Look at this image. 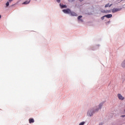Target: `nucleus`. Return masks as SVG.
I'll list each match as a JSON object with an SVG mask.
<instances>
[{"label":"nucleus","instance_id":"obj_1","mask_svg":"<svg viewBox=\"0 0 125 125\" xmlns=\"http://www.w3.org/2000/svg\"><path fill=\"white\" fill-rule=\"evenodd\" d=\"M117 96H118L119 99H120V100H124V99H125V97H124L123 96H122V95L121 94H118L117 95Z\"/></svg>","mask_w":125,"mask_h":125},{"label":"nucleus","instance_id":"obj_2","mask_svg":"<svg viewBox=\"0 0 125 125\" xmlns=\"http://www.w3.org/2000/svg\"><path fill=\"white\" fill-rule=\"evenodd\" d=\"M62 11L63 12H64V13H68V14L71 13V10H70V9H64L62 10Z\"/></svg>","mask_w":125,"mask_h":125},{"label":"nucleus","instance_id":"obj_3","mask_svg":"<svg viewBox=\"0 0 125 125\" xmlns=\"http://www.w3.org/2000/svg\"><path fill=\"white\" fill-rule=\"evenodd\" d=\"M121 10V9L119 8H113L112 9V13H115V12H118V11H120Z\"/></svg>","mask_w":125,"mask_h":125},{"label":"nucleus","instance_id":"obj_4","mask_svg":"<svg viewBox=\"0 0 125 125\" xmlns=\"http://www.w3.org/2000/svg\"><path fill=\"white\" fill-rule=\"evenodd\" d=\"M29 124H32L33 123H35V120L33 118H30L29 119Z\"/></svg>","mask_w":125,"mask_h":125},{"label":"nucleus","instance_id":"obj_5","mask_svg":"<svg viewBox=\"0 0 125 125\" xmlns=\"http://www.w3.org/2000/svg\"><path fill=\"white\" fill-rule=\"evenodd\" d=\"M104 17H106V18H111L112 17V14H108L104 16Z\"/></svg>","mask_w":125,"mask_h":125},{"label":"nucleus","instance_id":"obj_6","mask_svg":"<svg viewBox=\"0 0 125 125\" xmlns=\"http://www.w3.org/2000/svg\"><path fill=\"white\" fill-rule=\"evenodd\" d=\"M60 6L61 8H67V6H66V5H62L61 3H60Z\"/></svg>","mask_w":125,"mask_h":125},{"label":"nucleus","instance_id":"obj_7","mask_svg":"<svg viewBox=\"0 0 125 125\" xmlns=\"http://www.w3.org/2000/svg\"><path fill=\"white\" fill-rule=\"evenodd\" d=\"M70 14L72 16H78V15H77V14L74 12H71Z\"/></svg>","mask_w":125,"mask_h":125},{"label":"nucleus","instance_id":"obj_8","mask_svg":"<svg viewBox=\"0 0 125 125\" xmlns=\"http://www.w3.org/2000/svg\"><path fill=\"white\" fill-rule=\"evenodd\" d=\"M29 2H30V1H26L23 3V4H28V3H29Z\"/></svg>","mask_w":125,"mask_h":125},{"label":"nucleus","instance_id":"obj_9","mask_svg":"<svg viewBox=\"0 0 125 125\" xmlns=\"http://www.w3.org/2000/svg\"><path fill=\"white\" fill-rule=\"evenodd\" d=\"M103 105V104H100L99 105V109H101V108H102V106Z\"/></svg>","mask_w":125,"mask_h":125},{"label":"nucleus","instance_id":"obj_10","mask_svg":"<svg viewBox=\"0 0 125 125\" xmlns=\"http://www.w3.org/2000/svg\"><path fill=\"white\" fill-rule=\"evenodd\" d=\"M88 115L89 116V117H91V116H92V113L91 114H90V112H88Z\"/></svg>","mask_w":125,"mask_h":125},{"label":"nucleus","instance_id":"obj_11","mask_svg":"<svg viewBox=\"0 0 125 125\" xmlns=\"http://www.w3.org/2000/svg\"><path fill=\"white\" fill-rule=\"evenodd\" d=\"M83 17V16H79L78 17V19L79 20H81V18H82Z\"/></svg>","mask_w":125,"mask_h":125},{"label":"nucleus","instance_id":"obj_12","mask_svg":"<svg viewBox=\"0 0 125 125\" xmlns=\"http://www.w3.org/2000/svg\"><path fill=\"white\" fill-rule=\"evenodd\" d=\"M84 125V122H82L79 124V125Z\"/></svg>","mask_w":125,"mask_h":125},{"label":"nucleus","instance_id":"obj_13","mask_svg":"<svg viewBox=\"0 0 125 125\" xmlns=\"http://www.w3.org/2000/svg\"><path fill=\"white\" fill-rule=\"evenodd\" d=\"M6 6H8V5H9V2L7 1L6 3Z\"/></svg>","mask_w":125,"mask_h":125},{"label":"nucleus","instance_id":"obj_14","mask_svg":"<svg viewBox=\"0 0 125 125\" xmlns=\"http://www.w3.org/2000/svg\"><path fill=\"white\" fill-rule=\"evenodd\" d=\"M108 6H109V4H107L105 5V7H108Z\"/></svg>","mask_w":125,"mask_h":125},{"label":"nucleus","instance_id":"obj_15","mask_svg":"<svg viewBox=\"0 0 125 125\" xmlns=\"http://www.w3.org/2000/svg\"><path fill=\"white\" fill-rule=\"evenodd\" d=\"M104 17H105L103 16L101 18L102 20H104Z\"/></svg>","mask_w":125,"mask_h":125},{"label":"nucleus","instance_id":"obj_16","mask_svg":"<svg viewBox=\"0 0 125 125\" xmlns=\"http://www.w3.org/2000/svg\"><path fill=\"white\" fill-rule=\"evenodd\" d=\"M57 1H58V2H60V0H57Z\"/></svg>","mask_w":125,"mask_h":125},{"label":"nucleus","instance_id":"obj_17","mask_svg":"<svg viewBox=\"0 0 125 125\" xmlns=\"http://www.w3.org/2000/svg\"><path fill=\"white\" fill-rule=\"evenodd\" d=\"M12 0H9V1L10 2H11V1H12Z\"/></svg>","mask_w":125,"mask_h":125},{"label":"nucleus","instance_id":"obj_18","mask_svg":"<svg viewBox=\"0 0 125 125\" xmlns=\"http://www.w3.org/2000/svg\"><path fill=\"white\" fill-rule=\"evenodd\" d=\"M122 117H123V118H124V117H125V115H122Z\"/></svg>","mask_w":125,"mask_h":125},{"label":"nucleus","instance_id":"obj_19","mask_svg":"<svg viewBox=\"0 0 125 125\" xmlns=\"http://www.w3.org/2000/svg\"><path fill=\"white\" fill-rule=\"evenodd\" d=\"M80 0V1H83V0Z\"/></svg>","mask_w":125,"mask_h":125},{"label":"nucleus","instance_id":"obj_20","mask_svg":"<svg viewBox=\"0 0 125 125\" xmlns=\"http://www.w3.org/2000/svg\"><path fill=\"white\" fill-rule=\"evenodd\" d=\"M0 18H1V16L0 15Z\"/></svg>","mask_w":125,"mask_h":125},{"label":"nucleus","instance_id":"obj_21","mask_svg":"<svg viewBox=\"0 0 125 125\" xmlns=\"http://www.w3.org/2000/svg\"><path fill=\"white\" fill-rule=\"evenodd\" d=\"M112 5H110L109 6H111Z\"/></svg>","mask_w":125,"mask_h":125}]
</instances>
